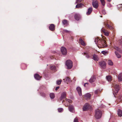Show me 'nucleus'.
Wrapping results in <instances>:
<instances>
[{
    "mask_svg": "<svg viewBox=\"0 0 122 122\" xmlns=\"http://www.w3.org/2000/svg\"><path fill=\"white\" fill-rule=\"evenodd\" d=\"M102 39H100L98 37L95 38V42L96 44L98 45V47L100 48L106 47L107 46L106 42L104 40L105 37L104 36L102 37Z\"/></svg>",
    "mask_w": 122,
    "mask_h": 122,
    "instance_id": "f257e3e1",
    "label": "nucleus"
},
{
    "mask_svg": "<svg viewBox=\"0 0 122 122\" xmlns=\"http://www.w3.org/2000/svg\"><path fill=\"white\" fill-rule=\"evenodd\" d=\"M112 86L114 87V88L115 89V90L113 91V94L114 97H116V95H117L119 90L120 86L116 84H113Z\"/></svg>",
    "mask_w": 122,
    "mask_h": 122,
    "instance_id": "f03ea898",
    "label": "nucleus"
},
{
    "mask_svg": "<svg viewBox=\"0 0 122 122\" xmlns=\"http://www.w3.org/2000/svg\"><path fill=\"white\" fill-rule=\"evenodd\" d=\"M102 115V111L99 109L96 110L95 111V117L96 119H99L100 118Z\"/></svg>",
    "mask_w": 122,
    "mask_h": 122,
    "instance_id": "7ed1b4c3",
    "label": "nucleus"
},
{
    "mask_svg": "<svg viewBox=\"0 0 122 122\" xmlns=\"http://www.w3.org/2000/svg\"><path fill=\"white\" fill-rule=\"evenodd\" d=\"M66 64L68 69H71L72 67V62L70 60H68L66 61Z\"/></svg>",
    "mask_w": 122,
    "mask_h": 122,
    "instance_id": "20e7f679",
    "label": "nucleus"
},
{
    "mask_svg": "<svg viewBox=\"0 0 122 122\" xmlns=\"http://www.w3.org/2000/svg\"><path fill=\"white\" fill-rule=\"evenodd\" d=\"M99 65L102 68L105 69L106 67V64L105 61H102L99 62Z\"/></svg>",
    "mask_w": 122,
    "mask_h": 122,
    "instance_id": "39448f33",
    "label": "nucleus"
},
{
    "mask_svg": "<svg viewBox=\"0 0 122 122\" xmlns=\"http://www.w3.org/2000/svg\"><path fill=\"white\" fill-rule=\"evenodd\" d=\"M61 51L62 54L66 55L67 54V51L66 48L64 47H62L61 48Z\"/></svg>",
    "mask_w": 122,
    "mask_h": 122,
    "instance_id": "423d86ee",
    "label": "nucleus"
},
{
    "mask_svg": "<svg viewBox=\"0 0 122 122\" xmlns=\"http://www.w3.org/2000/svg\"><path fill=\"white\" fill-rule=\"evenodd\" d=\"M117 104L120 102H122V95L118 94L117 96Z\"/></svg>",
    "mask_w": 122,
    "mask_h": 122,
    "instance_id": "0eeeda50",
    "label": "nucleus"
},
{
    "mask_svg": "<svg viewBox=\"0 0 122 122\" xmlns=\"http://www.w3.org/2000/svg\"><path fill=\"white\" fill-rule=\"evenodd\" d=\"M104 25L107 29L111 30L112 29V26L110 25L108 21L104 22Z\"/></svg>",
    "mask_w": 122,
    "mask_h": 122,
    "instance_id": "6e6552de",
    "label": "nucleus"
},
{
    "mask_svg": "<svg viewBox=\"0 0 122 122\" xmlns=\"http://www.w3.org/2000/svg\"><path fill=\"white\" fill-rule=\"evenodd\" d=\"M92 5L93 7L97 9L98 6V2L97 0H94L93 1Z\"/></svg>",
    "mask_w": 122,
    "mask_h": 122,
    "instance_id": "1a4fd4ad",
    "label": "nucleus"
},
{
    "mask_svg": "<svg viewBox=\"0 0 122 122\" xmlns=\"http://www.w3.org/2000/svg\"><path fill=\"white\" fill-rule=\"evenodd\" d=\"M101 31L106 36H109V32L108 30L104 29L102 28L101 30Z\"/></svg>",
    "mask_w": 122,
    "mask_h": 122,
    "instance_id": "9d476101",
    "label": "nucleus"
},
{
    "mask_svg": "<svg viewBox=\"0 0 122 122\" xmlns=\"http://www.w3.org/2000/svg\"><path fill=\"white\" fill-rule=\"evenodd\" d=\"M91 97V95L89 93H87L85 95L83 96V97L86 99H90Z\"/></svg>",
    "mask_w": 122,
    "mask_h": 122,
    "instance_id": "9b49d317",
    "label": "nucleus"
},
{
    "mask_svg": "<svg viewBox=\"0 0 122 122\" xmlns=\"http://www.w3.org/2000/svg\"><path fill=\"white\" fill-rule=\"evenodd\" d=\"M74 18L76 20H78L81 18V16L79 14L76 13L74 15Z\"/></svg>",
    "mask_w": 122,
    "mask_h": 122,
    "instance_id": "f8f14e48",
    "label": "nucleus"
},
{
    "mask_svg": "<svg viewBox=\"0 0 122 122\" xmlns=\"http://www.w3.org/2000/svg\"><path fill=\"white\" fill-rule=\"evenodd\" d=\"M82 54L84 56L85 55L86 57L87 58H89L91 56V54L90 53L87 52L82 53Z\"/></svg>",
    "mask_w": 122,
    "mask_h": 122,
    "instance_id": "ddd939ff",
    "label": "nucleus"
},
{
    "mask_svg": "<svg viewBox=\"0 0 122 122\" xmlns=\"http://www.w3.org/2000/svg\"><path fill=\"white\" fill-rule=\"evenodd\" d=\"M49 28L51 31L54 30H55V26L53 24L50 25L49 27Z\"/></svg>",
    "mask_w": 122,
    "mask_h": 122,
    "instance_id": "4468645a",
    "label": "nucleus"
},
{
    "mask_svg": "<svg viewBox=\"0 0 122 122\" xmlns=\"http://www.w3.org/2000/svg\"><path fill=\"white\" fill-rule=\"evenodd\" d=\"M92 7H91L89 8L88 9V11L86 13V15H90L92 12Z\"/></svg>",
    "mask_w": 122,
    "mask_h": 122,
    "instance_id": "2eb2a0df",
    "label": "nucleus"
},
{
    "mask_svg": "<svg viewBox=\"0 0 122 122\" xmlns=\"http://www.w3.org/2000/svg\"><path fill=\"white\" fill-rule=\"evenodd\" d=\"M89 104L86 103L85 105L83 106V111H86L88 109L89 107Z\"/></svg>",
    "mask_w": 122,
    "mask_h": 122,
    "instance_id": "dca6fc26",
    "label": "nucleus"
},
{
    "mask_svg": "<svg viewBox=\"0 0 122 122\" xmlns=\"http://www.w3.org/2000/svg\"><path fill=\"white\" fill-rule=\"evenodd\" d=\"M76 90L78 92L79 95L80 96H81L82 95V93L81 88L79 87H78L76 88Z\"/></svg>",
    "mask_w": 122,
    "mask_h": 122,
    "instance_id": "f3484780",
    "label": "nucleus"
},
{
    "mask_svg": "<svg viewBox=\"0 0 122 122\" xmlns=\"http://www.w3.org/2000/svg\"><path fill=\"white\" fill-rule=\"evenodd\" d=\"M92 59L94 60L97 61H98L99 60L98 56L95 54L93 55Z\"/></svg>",
    "mask_w": 122,
    "mask_h": 122,
    "instance_id": "a211bd4d",
    "label": "nucleus"
},
{
    "mask_svg": "<svg viewBox=\"0 0 122 122\" xmlns=\"http://www.w3.org/2000/svg\"><path fill=\"white\" fill-rule=\"evenodd\" d=\"M96 79V76H93L91 77V79L89 80V81L90 82L92 83L94 82Z\"/></svg>",
    "mask_w": 122,
    "mask_h": 122,
    "instance_id": "6ab92c4d",
    "label": "nucleus"
},
{
    "mask_svg": "<svg viewBox=\"0 0 122 122\" xmlns=\"http://www.w3.org/2000/svg\"><path fill=\"white\" fill-rule=\"evenodd\" d=\"M66 93L65 92H63L62 93L61 95V96L60 98V100H61L62 99L65 98H66Z\"/></svg>",
    "mask_w": 122,
    "mask_h": 122,
    "instance_id": "aec40b11",
    "label": "nucleus"
},
{
    "mask_svg": "<svg viewBox=\"0 0 122 122\" xmlns=\"http://www.w3.org/2000/svg\"><path fill=\"white\" fill-rule=\"evenodd\" d=\"M34 77L36 80H40L41 78V77L38 74H36L35 75Z\"/></svg>",
    "mask_w": 122,
    "mask_h": 122,
    "instance_id": "412c9836",
    "label": "nucleus"
},
{
    "mask_svg": "<svg viewBox=\"0 0 122 122\" xmlns=\"http://www.w3.org/2000/svg\"><path fill=\"white\" fill-rule=\"evenodd\" d=\"M118 78L119 81H122V73H120L118 75Z\"/></svg>",
    "mask_w": 122,
    "mask_h": 122,
    "instance_id": "4be33fe9",
    "label": "nucleus"
},
{
    "mask_svg": "<svg viewBox=\"0 0 122 122\" xmlns=\"http://www.w3.org/2000/svg\"><path fill=\"white\" fill-rule=\"evenodd\" d=\"M117 114L119 116L121 117L122 116V111L118 109L117 111Z\"/></svg>",
    "mask_w": 122,
    "mask_h": 122,
    "instance_id": "5701e85b",
    "label": "nucleus"
},
{
    "mask_svg": "<svg viewBox=\"0 0 122 122\" xmlns=\"http://www.w3.org/2000/svg\"><path fill=\"white\" fill-rule=\"evenodd\" d=\"M113 48L117 51H118L119 53H121L122 52V51L118 47L115 46H114Z\"/></svg>",
    "mask_w": 122,
    "mask_h": 122,
    "instance_id": "b1692460",
    "label": "nucleus"
},
{
    "mask_svg": "<svg viewBox=\"0 0 122 122\" xmlns=\"http://www.w3.org/2000/svg\"><path fill=\"white\" fill-rule=\"evenodd\" d=\"M79 42L82 45L84 46L86 45V44L81 39H80L79 40Z\"/></svg>",
    "mask_w": 122,
    "mask_h": 122,
    "instance_id": "393cba45",
    "label": "nucleus"
},
{
    "mask_svg": "<svg viewBox=\"0 0 122 122\" xmlns=\"http://www.w3.org/2000/svg\"><path fill=\"white\" fill-rule=\"evenodd\" d=\"M65 82H67L71 81V80L70 78L68 77H67L65 79H63Z\"/></svg>",
    "mask_w": 122,
    "mask_h": 122,
    "instance_id": "a878e982",
    "label": "nucleus"
},
{
    "mask_svg": "<svg viewBox=\"0 0 122 122\" xmlns=\"http://www.w3.org/2000/svg\"><path fill=\"white\" fill-rule=\"evenodd\" d=\"M50 69L51 70L54 71V72L56 71V67L54 66H51L50 67Z\"/></svg>",
    "mask_w": 122,
    "mask_h": 122,
    "instance_id": "bb28decb",
    "label": "nucleus"
},
{
    "mask_svg": "<svg viewBox=\"0 0 122 122\" xmlns=\"http://www.w3.org/2000/svg\"><path fill=\"white\" fill-rule=\"evenodd\" d=\"M106 79L107 80V81H110L112 80V77L110 75H109L107 76L106 77Z\"/></svg>",
    "mask_w": 122,
    "mask_h": 122,
    "instance_id": "cd10ccee",
    "label": "nucleus"
},
{
    "mask_svg": "<svg viewBox=\"0 0 122 122\" xmlns=\"http://www.w3.org/2000/svg\"><path fill=\"white\" fill-rule=\"evenodd\" d=\"M62 23L64 25H68L67 21L66 20H64L62 21Z\"/></svg>",
    "mask_w": 122,
    "mask_h": 122,
    "instance_id": "c85d7f7f",
    "label": "nucleus"
},
{
    "mask_svg": "<svg viewBox=\"0 0 122 122\" xmlns=\"http://www.w3.org/2000/svg\"><path fill=\"white\" fill-rule=\"evenodd\" d=\"M69 109L70 111L71 112L73 110L74 107L72 105L70 106L69 107Z\"/></svg>",
    "mask_w": 122,
    "mask_h": 122,
    "instance_id": "c756f323",
    "label": "nucleus"
},
{
    "mask_svg": "<svg viewBox=\"0 0 122 122\" xmlns=\"http://www.w3.org/2000/svg\"><path fill=\"white\" fill-rule=\"evenodd\" d=\"M117 7L118 9L121 10H122V4H120L117 5Z\"/></svg>",
    "mask_w": 122,
    "mask_h": 122,
    "instance_id": "7c9ffc66",
    "label": "nucleus"
},
{
    "mask_svg": "<svg viewBox=\"0 0 122 122\" xmlns=\"http://www.w3.org/2000/svg\"><path fill=\"white\" fill-rule=\"evenodd\" d=\"M115 53L118 58H120L121 57V55L118 53H117L116 51H115Z\"/></svg>",
    "mask_w": 122,
    "mask_h": 122,
    "instance_id": "2f4dec72",
    "label": "nucleus"
},
{
    "mask_svg": "<svg viewBox=\"0 0 122 122\" xmlns=\"http://www.w3.org/2000/svg\"><path fill=\"white\" fill-rule=\"evenodd\" d=\"M50 96V98L51 99H53L55 97L54 94L53 93H51Z\"/></svg>",
    "mask_w": 122,
    "mask_h": 122,
    "instance_id": "473e14b6",
    "label": "nucleus"
},
{
    "mask_svg": "<svg viewBox=\"0 0 122 122\" xmlns=\"http://www.w3.org/2000/svg\"><path fill=\"white\" fill-rule=\"evenodd\" d=\"M82 4L81 3L78 4L76 5V8H78L79 7H81L82 6Z\"/></svg>",
    "mask_w": 122,
    "mask_h": 122,
    "instance_id": "72a5a7b5",
    "label": "nucleus"
},
{
    "mask_svg": "<svg viewBox=\"0 0 122 122\" xmlns=\"http://www.w3.org/2000/svg\"><path fill=\"white\" fill-rule=\"evenodd\" d=\"M108 65L112 66L113 65V63L112 61L110 60H109L108 61Z\"/></svg>",
    "mask_w": 122,
    "mask_h": 122,
    "instance_id": "f704fd0d",
    "label": "nucleus"
},
{
    "mask_svg": "<svg viewBox=\"0 0 122 122\" xmlns=\"http://www.w3.org/2000/svg\"><path fill=\"white\" fill-rule=\"evenodd\" d=\"M62 81V80L61 79H60L59 80H57L56 81L57 84L59 85H60Z\"/></svg>",
    "mask_w": 122,
    "mask_h": 122,
    "instance_id": "c9c22d12",
    "label": "nucleus"
},
{
    "mask_svg": "<svg viewBox=\"0 0 122 122\" xmlns=\"http://www.w3.org/2000/svg\"><path fill=\"white\" fill-rule=\"evenodd\" d=\"M102 5L104 6L105 4V2L104 0H100Z\"/></svg>",
    "mask_w": 122,
    "mask_h": 122,
    "instance_id": "e433bc0d",
    "label": "nucleus"
},
{
    "mask_svg": "<svg viewBox=\"0 0 122 122\" xmlns=\"http://www.w3.org/2000/svg\"><path fill=\"white\" fill-rule=\"evenodd\" d=\"M63 109L62 108H60L58 109V110L59 112H61L63 111Z\"/></svg>",
    "mask_w": 122,
    "mask_h": 122,
    "instance_id": "4c0bfd02",
    "label": "nucleus"
},
{
    "mask_svg": "<svg viewBox=\"0 0 122 122\" xmlns=\"http://www.w3.org/2000/svg\"><path fill=\"white\" fill-rule=\"evenodd\" d=\"M119 42L120 43V45L121 46L122 48V37L121 38V39L119 40Z\"/></svg>",
    "mask_w": 122,
    "mask_h": 122,
    "instance_id": "58836bf2",
    "label": "nucleus"
},
{
    "mask_svg": "<svg viewBox=\"0 0 122 122\" xmlns=\"http://www.w3.org/2000/svg\"><path fill=\"white\" fill-rule=\"evenodd\" d=\"M66 99V101L68 102L69 103H71L72 102V101L70 99Z\"/></svg>",
    "mask_w": 122,
    "mask_h": 122,
    "instance_id": "ea45409f",
    "label": "nucleus"
},
{
    "mask_svg": "<svg viewBox=\"0 0 122 122\" xmlns=\"http://www.w3.org/2000/svg\"><path fill=\"white\" fill-rule=\"evenodd\" d=\"M102 13L104 15H105L106 14V10L104 9H103L102 10Z\"/></svg>",
    "mask_w": 122,
    "mask_h": 122,
    "instance_id": "a19ab883",
    "label": "nucleus"
},
{
    "mask_svg": "<svg viewBox=\"0 0 122 122\" xmlns=\"http://www.w3.org/2000/svg\"><path fill=\"white\" fill-rule=\"evenodd\" d=\"M41 96L44 97H45L46 96V94L43 92L41 93Z\"/></svg>",
    "mask_w": 122,
    "mask_h": 122,
    "instance_id": "79ce46f5",
    "label": "nucleus"
},
{
    "mask_svg": "<svg viewBox=\"0 0 122 122\" xmlns=\"http://www.w3.org/2000/svg\"><path fill=\"white\" fill-rule=\"evenodd\" d=\"M74 122H78V119L77 117H76L74 119Z\"/></svg>",
    "mask_w": 122,
    "mask_h": 122,
    "instance_id": "37998d69",
    "label": "nucleus"
},
{
    "mask_svg": "<svg viewBox=\"0 0 122 122\" xmlns=\"http://www.w3.org/2000/svg\"><path fill=\"white\" fill-rule=\"evenodd\" d=\"M82 0H77L76 1L77 3H78L81 2Z\"/></svg>",
    "mask_w": 122,
    "mask_h": 122,
    "instance_id": "c03bdc74",
    "label": "nucleus"
},
{
    "mask_svg": "<svg viewBox=\"0 0 122 122\" xmlns=\"http://www.w3.org/2000/svg\"><path fill=\"white\" fill-rule=\"evenodd\" d=\"M88 83H85L84 84V86L85 87H87L88 86Z\"/></svg>",
    "mask_w": 122,
    "mask_h": 122,
    "instance_id": "a18cd8bd",
    "label": "nucleus"
},
{
    "mask_svg": "<svg viewBox=\"0 0 122 122\" xmlns=\"http://www.w3.org/2000/svg\"><path fill=\"white\" fill-rule=\"evenodd\" d=\"M102 53L105 55L107 53V52L105 51H102Z\"/></svg>",
    "mask_w": 122,
    "mask_h": 122,
    "instance_id": "49530a36",
    "label": "nucleus"
},
{
    "mask_svg": "<svg viewBox=\"0 0 122 122\" xmlns=\"http://www.w3.org/2000/svg\"><path fill=\"white\" fill-rule=\"evenodd\" d=\"M99 92V90H96L95 91V94H97L98 92Z\"/></svg>",
    "mask_w": 122,
    "mask_h": 122,
    "instance_id": "de8ad7c7",
    "label": "nucleus"
},
{
    "mask_svg": "<svg viewBox=\"0 0 122 122\" xmlns=\"http://www.w3.org/2000/svg\"><path fill=\"white\" fill-rule=\"evenodd\" d=\"M50 58L51 59H54V58L55 57V56H52L50 57Z\"/></svg>",
    "mask_w": 122,
    "mask_h": 122,
    "instance_id": "09e8293b",
    "label": "nucleus"
},
{
    "mask_svg": "<svg viewBox=\"0 0 122 122\" xmlns=\"http://www.w3.org/2000/svg\"><path fill=\"white\" fill-rule=\"evenodd\" d=\"M64 31L67 32H70L69 31L66 30H65Z\"/></svg>",
    "mask_w": 122,
    "mask_h": 122,
    "instance_id": "8fccbe9b",
    "label": "nucleus"
},
{
    "mask_svg": "<svg viewBox=\"0 0 122 122\" xmlns=\"http://www.w3.org/2000/svg\"><path fill=\"white\" fill-rule=\"evenodd\" d=\"M59 86L57 87H56L55 90L56 91L59 88Z\"/></svg>",
    "mask_w": 122,
    "mask_h": 122,
    "instance_id": "3c124183",
    "label": "nucleus"
},
{
    "mask_svg": "<svg viewBox=\"0 0 122 122\" xmlns=\"http://www.w3.org/2000/svg\"><path fill=\"white\" fill-rule=\"evenodd\" d=\"M108 2H110L111 1V0H107Z\"/></svg>",
    "mask_w": 122,
    "mask_h": 122,
    "instance_id": "603ef678",
    "label": "nucleus"
},
{
    "mask_svg": "<svg viewBox=\"0 0 122 122\" xmlns=\"http://www.w3.org/2000/svg\"><path fill=\"white\" fill-rule=\"evenodd\" d=\"M53 53H54V54H55L56 53V51H54V52H53Z\"/></svg>",
    "mask_w": 122,
    "mask_h": 122,
    "instance_id": "864d4df0",
    "label": "nucleus"
},
{
    "mask_svg": "<svg viewBox=\"0 0 122 122\" xmlns=\"http://www.w3.org/2000/svg\"><path fill=\"white\" fill-rule=\"evenodd\" d=\"M101 17H102V16H101Z\"/></svg>",
    "mask_w": 122,
    "mask_h": 122,
    "instance_id": "5fc2aeb1",
    "label": "nucleus"
}]
</instances>
